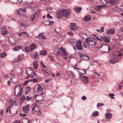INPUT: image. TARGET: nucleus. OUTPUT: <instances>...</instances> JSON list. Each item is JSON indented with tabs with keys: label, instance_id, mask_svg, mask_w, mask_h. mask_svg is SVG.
<instances>
[{
	"label": "nucleus",
	"instance_id": "nucleus-1",
	"mask_svg": "<svg viewBox=\"0 0 123 123\" xmlns=\"http://www.w3.org/2000/svg\"><path fill=\"white\" fill-rule=\"evenodd\" d=\"M71 14V11L69 9H63L58 11L57 13V16L58 18H61L62 17H69Z\"/></svg>",
	"mask_w": 123,
	"mask_h": 123
},
{
	"label": "nucleus",
	"instance_id": "nucleus-2",
	"mask_svg": "<svg viewBox=\"0 0 123 123\" xmlns=\"http://www.w3.org/2000/svg\"><path fill=\"white\" fill-rule=\"evenodd\" d=\"M22 90L23 88L21 86H15L14 90L16 95L17 96H21L22 94Z\"/></svg>",
	"mask_w": 123,
	"mask_h": 123
},
{
	"label": "nucleus",
	"instance_id": "nucleus-3",
	"mask_svg": "<svg viewBox=\"0 0 123 123\" xmlns=\"http://www.w3.org/2000/svg\"><path fill=\"white\" fill-rule=\"evenodd\" d=\"M86 40L88 45H94L97 43V40L94 38H87L86 39Z\"/></svg>",
	"mask_w": 123,
	"mask_h": 123
},
{
	"label": "nucleus",
	"instance_id": "nucleus-4",
	"mask_svg": "<svg viewBox=\"0 0 123 123\" xmlns=\"http://www.w3.org/2000/svg\"><path fill=\"white\" fill-rule=\"evenodd\" d=\"M36 47V45L35 43H32L31 44L29 47H26L25 48V51L28 52L32 51Z\"/></svg>",
	"mask_w": 123,
	"mask_h": 123
},
{
	"label": "nucleus",
	"instance_id": "nucleus-5",
	"mask_svg": "<svg viewBox=\"0 0 123 123\" xmlns=\"http://www.w3.org/2000/svg\"><path fill=\"white\" fill-rule=\"evenodd\" d=\"M43 89L41 86L39 85H37L35 86L34 88V91L36 92H38V93H40V92Z\"/></svg>",
	"mask_w": 123,
	"mask_h": 123
},
{
	"label": "nucleus",
	"instance_id": "nucleus-6",
	"mask_svg": "<svg viewBox=\"0 0 123 123\" xmlns=\"http://www.w3.org/2000/svg\"><path fill=\"white\" fill-rule=\"evenodd\" d=\"M75 46L77 50H81L83 49V47L82 45V42L80 40L77 41Z\"/></svg>",
	"mask_w": 123,
	"mask_h": 123
},
{
	"label": "nucleus",
	"instance_id": "nucleus-7",
	"mask_svg": "<svg viewBox=\"0 0 123 123\" xmlns=\"http://www.w3.org/2000/svg\"><path fill=\"white\" fill-rule=\"evenodd\" d=\"M102 48L103 49V52L104 53H108L111 50L110 47L108 45H104L102 46Z\"/></svg>",
	"mask_w": 123,
	"mask_h": 123
},
{
	"label": "nucleus",
	"instance_id": "nucleus-8",
	"mask_svg": "<svg viewBox=\"0 0 123 123\" xmlns=\"http://www.w3.org/2000/svg\"><path fill=\"white\" fill-rule=\"evenodd\" d=\"M30 105L29 104L23 107V112L25 114H28L29 112V108Z\"/></svg>",
	"mask_w": 123,
	"mask_h": 123
},
{
	"label": "nucleus",
	"instance_id": "nucleus-9",
	"mask_svg": "<svg viewBox=\"0 0 123 123\" xmlns=\"http://www.w3.org/2000/svg\"><path fill=\"white\" fill-rule=\"evenodd\" d=\"M120 0H109V3L112 5L116 6L119 2Z\"/></svg>",
	"mask_w": 123,
	"mask_h": 123
},
{
	"label": "nucleus",
	"instance_id": "nucleus-10",
	"mask_svg": "<svg viewBox=\"0 0 123 123\" xmlns=\"http://www.w3.org/2000/svg\"><path fill=\"white\" fill-rule=\"evenodd\" d=\"M81 79L82 81L85 83H87L89 81V79L88 77L86 76L81 77Z\"/></svg>",
	"mask_w": 123,
	"mask_h": 123
},
{
	"label": "nucleus",
	"instance_id": "nucleus-11",
	"mask_svg": "<svg viewBox=\"0 0 123 123\" xmlns=\"http://www.w3.org/2000/svg\"><path fill=\"white\" fill-rule=\"evenodd\" d=\"M58 49L59 51H60L61 53L64 56L67 55V54L66 52L64 50L63 47L60 48L59 47L58 48Z\"/></svg>",
	"mask_w": 123,
	"mask_h": 123
},
{
	"label": "nucleus",
	"instance_id": "nucleus-12",
	"mask_svg": "<svg viewBox=\"0 0 123 123\" xmlns=\"http://www.w3.org/2000/svg\"><path fill=\"white\" fill-rule=\"evenodd\" d=\"M25 35V37H28V38L29 37V34L24 31H23L21 33H18V35L20 37L22 36V35Z\"/></svg>",
	"mask_w": 123,
	"mask_h": 123
},
{
	"label": "nucleus",
	"instance_id": "nucleus-13",
	"mask_svg": "<svg viewBox=\"0 0 123 123\" xmlns=\"http://www.w3.org/2000/svg\"><path fill=\"white\" fill-rule=\"evenodd\" d=\"M1 32L2 34L3 35H6L8 34L9 33L7 30L4 28H2Z\"/></svg>",
	"mask_w": 123,
	"mask_h": 123
},
{
	"label": "nucleus",
	"instance_id": "nucleus-14",
	"mask_svg": "<svg viewBox=\"0 0 123 123\" xmlns=\"http://www.w3.org/2000/svg\"><path fill=\"white\" fill-rule=\"evenodd\" d=\"M115 30L114 28H111L108 30L107 33L108 34H113L115 32Z\"/></svg>",
	"mask_w": 123,
	"mask_h": 123
},
{
	"label": "nucleus",
	"instance_id": "nucleus-15",
	"mask_svg": "<svg viewBox=\"0 0 123 123\" xmlns=\"http://www.w3.org/2000/svg\"><path fill=\"white\" fill-rule=\"evenodd\" d=\"M102 39L106 43H108L110 41L109 38L105 36H103L102 37Z\"/></svg>",
	"mask_w": 123,
	"mask_h": 123
},
{
	"label": "nucleus",
	"instance_id": "nucleus-16",
	"mask_svg": "<svg viewBox=\"0 0 123 123\" xmlns=\"http://www.w3.org/2000/svg\"><path fill=\"white\" fill-rule=\"evenodd\" d=\"M105 118L107 119H109L111 118L112 117V114L111 113H105Z\"/></svg>",
	"mask_w": 123,
	"mask_h": 123
},
{
	"label": "nucleus",
	"instance_id": "nucleus-17",
	"mask_svg": "<svg viewBox=\"0 0 123 123\" xmlns=\"http://www.w3.org/2000/svg\"><path fill=\"white\" fill-rule=\"evenodd\" d=\"M43 73L44 75L45 76H48L49 75V73L45 69H43Z\"/></svg>",
	"mask_w": 123,
	"mask_h": 123
},
{
	"label": "nucleus",
	"instance_id": "nucleus-18",
	"mask_svg": "<svg viewBox=\"0 0 123 123\" xmlns=\"http://www.w3.org/2000/svg\"><path fill=\"white\" fill-rule=\"evenodd\" d=\"M10 80H12L13 82L14 83H16L17 81V78L14 76H13L12 78H11Z\"/></svg>",
	"mask_w": 123,
	"mask_h": 123
},
{
	"label": "nucleus",
	"instance_id": "nucleus-19",
	"mask_svg": "<svg viewBox=\"0 0 123 123\" xmlns=\"http://www.w3.org/2000/svg\"><path fill=\"white\" fill-rule=\"evenodd\" d=\"M84 18L85 19H84V20H89L91 19V17L89 15H87L84 17Z\"/></svg>",
	"mask_w": 123,
	"mask_h": 123
},
{
	"label": "nucleus",
	"instance_id": "nucleus-20",
	"mask_svg": "<svg viewBox=\"0 0 123 123\" xmlns=\"http://www.w3.org/2000/svg\"><path fill=\"white\" fill-rule=\"evenodd\" d=\"M82 8L81 7H79L75 8L74 9V10L77 12H79L81 10Z\"/></svg>",
	"mask_w": 123,
	"mask_h": 123
},
{
	"label": "nucleus",
	"instance_id": "nucleus-21",
	"mask_svg": "<svg viewBox=\"0 0 123 123\" xmlns=\"http://www.w3.org/2000/svg\"><path fill=\"white\" fill-rule=\"evenodd\" d=\"M34 3L33 2V1L29 2L28 1H26L24 3V5H31L32 4H33Z\"/></svg>",
	"mask_w": 123,
	"mask_h": 123
},
{
	"label": "nucleus",
	"instance_id": "nucleus-22",
	"mask_svg": "<svg viewBox=\"0 0 123 123\" xmlns=\"http://www.w3.org/2000/svg\"><path fill=\"white\" fill-rule=\"evenodd\" d=\"M38 14H37V13H36L35 14H34L33 15H32L31 17V18L32 21H33L35 19V17H36V16H37Z\"/></svg>",
	"mask_w": 123,
	"mask_h": 123
},
{
	"label": "nucleus",
	"instance_id": "nucleus-23",
	"mask_svg": "<svg viewBox=\"0 0 123 123\" xmlns=\"http://www.w3.org/2000/svg\"><path fill=\"white\" fill-rule=\"evenodd\" d=\"M47 52L46 51L43 50L41 51L40 53V55H45L47 54Z\"/></svg>",
	"mask_w": 123,
	"mask_h": 123
},
{
	"label": "nucleus",
	"instance_id": "nucleus-24",
	"mask_svg": "<svg viewBox=\"0 0 123 123\" xmlns=\"http://www.w3.org/2000/svg\"><path fill=\"white\" fill-rule=\"evenodd\" d=\"M21 48L19 46H17L15 47L13 49L15 51H18Z\"/></svg>",
	"mask_w": 123,
	"mask_h": 123
},
{
	"label": "nucleus",
	"instance_id": "nucleus-25",
	"mask_svg": "<svg viewBox=\"0 0 123 123\" xmlns=\"http://www.w3.org/2000/svg\"><path fill=\"white\" fill-rule=\"evenodd\" d=\"M70 28L73 30H76L78 28V27L77 26H70Z\"/></svg>",
	"mask_w": 123,
	"mask_h": 123
},
{
	"label": "nucleus",
	"instance_id": "nucleus-26",
	"mask_svg": "<svg viewBox=\"0 0 123 123\" xmlns=\"http://www.w3.org/2000/svg\"><path fill=\"white\" fill-rule=\"evenodd\" d=\"M104 28L103 27H101L100 30H98V29H97L96 31L97 32H98L100 33H102L104 31Z\"/></svg>",
	"mask_w": 123,
	"mask_h": 123
},
{
	"label": "nucleus",
	"instance_id": "nucleus-27",
	"mask_svg": "<svg viewBox=\"0 0 123 123\" xmlns=\"http://www.w3.org/2000/svg\"><path fill=\"white\" fill-rule=\"evenodd\" d=\"M61 28H56L54 29L55 32L57 33H59L61 31Z\"/></svg>",
	"mask_w": 123,
	"mask_h": 123
},
{
	"label": "nucleus",
	"instance_id": "nucleus-28",
	"mask_svg": "<svg viewBox=\"0 0 123 123\" xmlns=\"http://www.w3.org/2000/svg\"><path fill=\"white\" fill-rule=\"evenodd\" d=\"M43 33H40L38 35V37H42V38L43 39H45L46 38V37H45L44 35H41V34H43Z\"/></svg>",
	"mask_w": 123,
	"mask_h": 123
},
{
	"label": "nucleus",
	"instance_id": "nucleus-29",
	"mask_svg": "<svg viewBox=\"0 0 123 123\" xmlns=\"http://www.w3.org/2000/svg\"><path fill=\"white\" fill-rule=\"evenodd\" d=\"M7 54L5 52H3L0 54V57L1 58H3L5 57L7 55Z\"/></svg>",
	"mask_w": 123,
	"mask_h": 123
},
{
	"label": "nucleus",
	"instance_id": "nucleus-30",
	"mask_svg": "<svg viewBox=\"0 0 123 123\" xmlns=\"http://www.w3.org/2000/svg\"><path fill=\"white\" fill-rule=\"evenodd\" d=\"M46 22L48 23V24H46V25H53L54 23V22L50 21H47Z\"/></svg>",
	"mask_w": 123,
	"mask_h": 123
},
{
	"label": "nucleus",
	"instance_id": "nucleus-31",
	"mask_svg": "<svg viewBox=\"0 0 123 123\" xmlns=\"http://www.w3.org/2000/svg\"><path fill=\"white\" fill-rule=\"evenodd\" d=\"M34 106L35 107V110L36 111L37 113L38 111H40V108L39 106L37 105H35Z\"/></svg>",
	"mask_w": 123,
	"mask_h": 123
},
{
	"label": "nucleus",
	"instance_id": "nucleus-32",
	"mask_svg": "<svg viewBox=\"0 0 123 123\" xmlns=\"http://www.w3.org/2000/svg\"><path fill=\"white\" fill-rule=\"evenodd\" d=\"M31 112L33 114H34L37 113L36 111L35 110V107L34 106L33 107L31 110Z\"/></svg>",
	"mask_w": 123,
	"mask_h": 123
},
{
	"label": "nucleus",
	"instance_id": "nucleus-33",
	"mask_svg": "<svg viewBox=\"0 0 123 123\" xmlns=\"http://www.w3.org/2000/svg\"><path fill=\"white\" fill-rule=\"evenodd\" d=\"M37 63V62H33V66L34 67V68L35 69H37L38 67Z\"/></svg>",
	"mask_w": 123,
	"mask_h": 123
},
{
	"label": "nucleus",
	"instance_id": "nucleus-34",
	"mask_svg": "<svg viewBox=\"0 0 123 123\" xmlns=\"http://www.w3.org/2000/svg\"><path fill=\"white\" fill-rule=\"evenodd\" d=\"M98 114V111H95L92 113V115L94 116H97Z\"/></svg>",
	"mask_w": 123,
	"mask_h": 123
},
{
	"label": "nucleus",
	"instance_id": "nucleus-35",
	"mask_svg": "<svg viewBox=\"0 0 123 123\" xmlns=\"http://www.w3.org/2000/svg\"><path fill=\"white\" fill-rule=\"evenodd\" d=\"M102 6L101 5H99L97 6L96 7L97 8V11H100L101 9Z\"/></svg>",
	"mask_w": 123,
	"mask_h": 123
},
{
	"label": "nucleus",
	"instance_id": "nucleus-36",
	"mask_svg": "<svg viewBox=\"0 0 123 123\" xmlns=\"http://www.w3.org/2000/svg\"><path fill=\"white\" fill-rule=\"evenodd\" d=\"M22 59L21 57L20 56H18L17 58L16 61L17 62H19L20 61H21Z\"/></svg>",
	"mask_w": 123,
	"mask_h": 123
},
{
	"label": "nucleus",
	"instance_id": "nucleus-37",
	"mask_svg": "<svg viewBox=\"0 0 123 123\" xmlns=\"http://www.w3.org/2000/svg\"><path fill=\"white\" fill-rule=\"evenodd\" d=\"M31 80V81L33 82H38V79L37 78V79H30Z\"/></svg>",
	"mask_w": 123,
	"mask_h": 123
},
{
	"label": "nucleus",
	"instance_id": "nucleus-38",
	"mask_svg": "<svg viewBox=\"0 0 123 123\" xmlns=\"http://www.w3.org/2000/svg\"><path fill=\"white\" fill-rule=\"evenodd\" d=\"M86 58H87L88 59H89V57L87 56V55L86 54H85V55H84V56H83V57L82 58V59L85 60L87 59Z\"/></svg>",
	"mask_w": 123,
	"mask_h": 123
},
{
	"label": "nucleus",
	"instance_id": "nucleus-39",
	"mask_svg": "<svg viewBox=\"0 0 123 123\" xmlns=\"http://www.w3.org/2000/svg\"><path fill=\"white\" fill-rule=\"evenodd\" d=\"M48 57H49L50 60L54 62V59L53 56L52 55L48 56Z\"/></svg>",
	"mask_w": 123,
	"mask_h": 123
},
{
	"label": "nucleus",
	"instance_id": "nucleus-40",
	"mask_svg": "<svg viewBox=\"0 0 123 123\" xmlns=\"http://www.w3.org/2000/svg\"><path fill=\"white\" fill-rule=\"evenodd\" d=\"M31 80L30 79L26 81H25L24 83V85H27L28 83L29 82L31 81Z\"/></svg>",
	"mask_w": 123,
	"mask_h": 123
},
{
	"label": "nucleus",
	"instance_id": "nucleus-41",
	"mask_svg": "<svg viewBox=\"0 0 123 123\" xmlns=\"http://www.w3.org/2000/svg\"><path fill=\"white\" fill-rule=\"evenodd\" d=\"M116 56H114L112 58V59L113 60L116 61H117V62H119V60L118 59H117V58H116Z\"/></svg>",
	"mask_w": 123,
	"mask_h": 123
},
{
	"label": "nucleus",
	"instance_id": "nucleus-42",
	"mask_svg": "<svg viewBox=\"0 0 123 123\" xmlns=\"http://www.w3.org/2000/svg\"><path fill=\"white\" fill-rule=\"evenodd\" d=\"M116 61L113 60H112V59H111V60L110 61V62L112 64H115L116 62H117V61Z\"/></svg>",
	"mask_w": 123,
	"mask_h": 123
},
{
	"label": "nucleus",
	"instance_id": "nucleus-43",
	"mask_svg": "<svg viewBox=\"0 0 123 123\" xmlns=\"http://www.w3.org/2000/svg\"><path fill=\"white\" fill-rule=\"evenodd\" d=\"M88 44H87L86 42H84L83 44V46L85 48H86L88 46Z\"/></svg>",
	"mask_w": 123,
	"mask_h": 123
},
{
	"label": "nucleus",
	"instance_id": "nucleus-44",
	"mask_svg": "<svg viewBox=\"0 0 123 123\" xmlns=\"http://www.w3.org/2000/svg\"><path fill=\"white\" fill-rule=\"evenodd\" d=\"M6 112H8L10 113L11 112L10 108L9 107H8L6 110Z\"/></svg>",
	"mask_w": 123,
	"mask_h": 123
},
{
	"label": "nucleus",
	"instance_id": "nucleus-45",
	"mask_svg": "<svg viewBox=\"0 0 123 123\" xmlns=\"http://www.w3.org/2000/svg\"><path fill=\"white\" fill-rule=\"evenodd\" d=\"M104 104L103 103H98L97 105V107L101 106L103 105Z\"/></svg>",
	"mask_w": 123,
	"mask_h": 123
},
{
	"label": "nucleus",
	"instance_id": "nucleus-46",
	"mask_svg": "<svg viewBox=\"0 0 123 123\" xmlns=\"http://www.w3.org/2000/svg\"><path fill=\"white\" fill-rule=\"evenodd\" d=\"M115 96V95L111 93H110L109 96L110 97H111V99H114V98L113 97H112V96Z\"/></svg>",
	"mask_w": 123,
	"mask_h": 123
},
{
	"label": "nucleus",
	"instance_id": "nucleus-47",
	"mask_svg": "<svg viewBox=\"0 0 123 123\" xmlns=\"http://www.w3.org/2000/svg\"><path fill=\"white\" fill-rule=\"evenodd\" d=\"M34 74V75H35L36 74H35V73L34 72V73H30V76H29V77H31V78L33 77V75Z\"/></svg>",
	"mask_w": 123,
	"mask_h": 123
},
{
	"label": "nucleus",
	"instance_id": "nucleus-48",
	"mask_svg": "<svg viewBox=\"0 0 123 123\" xmlns=\"http://www.w3.org/2000/svg\"><path fill=\"white\" fill-rule=\"evenodd\" d=\"M52 8L50 7H47L46 8V10H48V12L49 11H51L52 10Z\"/></svg>",
	"mask_w": 123,
	"mask_h": 123
},
{
	"label": "nucleus",
	"instance_id": "nucleus-49",
	"mask_svg": "<svg viewBox=\"0 0 123 123\" xmlns=\"http://www.w3.org/2000/svg\"><path fill=\"white\" fill-rule=\"evenodd\" d=\"M30 88H31L30 87H27L26 88L25 90L26 93H27V92H28L30 90Z\"/></svg>",
	"mask_w": 123,
	"mask_h": 123
},
{
	"label": "nucleus",
	"instance_id": "nucleus-50",
	"mask_svg": "<svg viewBox=\"0 0 123 123\" xmlns=\"http://www.w3.org/2000/svg\"><path fill=\"white\" fill-rule=\"evenodd\" d=\"M20 25L24 26H25L27 25V24L25 23H21Z\"/></svg>",
	"mask_w": 123,
	"mask_h": 123
},
{
	"label": "nucleus",
	"instance_id": "nucleus-51",
	"mask_svg": "<svg viewBox=\"0 0 123 123\" xmlns=\"http://www.w3.org/2000/svg\"><path fill=\"white\" fill-rule=\"evenodd\" d=\"M32 98V97H30L29 96H27L26 97V100L29 101L30 100H31Z\"/></svg>",
	"mask_w": 123,
	"mask_h": 123
},
{
	"label": "nucleus",
	"instance_id": "nucleus-52",
	"mask_svg": "<svg viewBox=\"0 0 123 123\" xmlns=\"http://www.w3.org/2000/svg\"><path fill=\"white\" fill-rule=\"evenodd\" d=\"M47 18L49 19L50 18H52V17L50 16V14H47Z\"/></svg>",
	"mask_w": 123,
	"mask_h": 123
},
{
	"label": "nucleus",
	"instance_id": "nucleus-53",
	"mask_svg": "<svg viewBox=\"0 0 123 123\" xmlns=\"http://www.w3.org/2000/svg\"><path fill=\"white\" fill-rule=\"evenodd\" d=\"M20 121L19 120H16L13 123H20Z\"/></svg>",
	"mask_w": 123,
	"mask_h": 123
},
{
	"label": "nucleus",
	"instance_id": "nucleus-54",
	"mask_svg": "<svg viewBox=\"0 0 123 123\" xmlns=\"http://www.w3.org/2000/svg\"><path fill=\"white\" fill-rule=\"evenodd\" d=\"M80 57H81L82 58L83 57V56L84 55L82 53H80Z\"/></svg>",
	"mask_w": 123,
	"mask_h": 123
},
{
	"label": "nucleus",
	"instance_id": "nucleus-55",
	"mask_svg": "<svg viewBox=\"0 0 123 123\" xmlns=\"http://www.w3.org/2000/svg\"><path fill=\"white\" fill-rule=\"evenodd\" d=\"M81 99L84 100H85L86 99V97L85 96H83L82 98Z\"/></svg>",
	"mask_w": 123,
	"mask_h": 123
},
{
	"label": "nucleus",
	"instance_id": "nucleus-56",
	"mask_svg": "<svg viewBox=\"0 0 123 123\" xmlns=\"http://www.w3.org/2000/svg\"><path fill=\"white\" fill-rule=\"evenodd\" d=\"M67 33L69 36H72L73 35V33L71 32H68Z\"/></svg>",
	"mask_w": 123,
	"mask_h": 123
},
{
	"label": "nucleus",
	"instance_id": "nucleus-57",
	"mask_svg": "<svg viewBox=\"0 0 123 123\" xmlns=\"http://www.w3.org/2000/svg\"><path fill=\"white\" fill-rule=\"evenodd\" d=\"M20 10L21 11H23L24 13L26 11V9H25L20 8Z\"/></svg>",
	"mask_w": 123,
	"mask_h": 123
},
{
	"label": "nucleus",
	"instance_id": "nucleus-58",
	"mask_svg": "<svg viewBox=\"0 0 123 123\" xmlns=\"http://www.w3.org/2000/svg\"><path fill=\"white\" fill-rule=\"evenodd\" d=\"M31 71H32L30 70H29L28 71H26V73L27 74H28V76H30V74H29V73H30V72Z\"/></svg>",
	"mask_w": 123,
	"mask_h": 123
},
{
	"label": "nucleus",
	"instance_id": "nucleus-59",
	"mask_svg": "<svg viewBox=\"0 0 123 123\" xmlns=\"http://www.w3.org/2000/svg\"><path fill=\"white\" fill-rule=\"evenodd\" d=\"M41 65L43 66V67L45 68H46V67L45 65L44 64L43 62H42V61H41Z\"/></svg>",
	"mask_w": 123,
	"mask_h": 123
},
{
	"label": "nucleus",
	"instance_id": "nucleus-60",
	"mask_svg": "<svg viewBox=\"0 0 123 123\" xmlns=\"http://www.w3.org/2000/svg\"><path fill=\"white\" fill-rule=\"evenodd\" d=\"M118 52V54L117 55L116 54V55H117L118 56H121L123 55L122 53V52H121L120 53H119Z\"/></svg>",
	"mask_w": 123,
	"mask_h": 123
},
{
	"label": "nucleus",
	"instance_id": "nucleus-61",
	"mask_svg": "<svg viewBox=\"0 0 123 123\" xmlns=\"http://www.w3.org/2000/svg\"><path fill=\"white\" fill-rule=\"evenodd\" d=\"M122 87L123 86L122 85H121V84H119V89L120 90H121L122 89Z\"/></svg>",
	"mask_w": 123,
	"mask_h": 123
},
{
	"label": "nucleus",
	"instance_id": "nucleus-62",
	"mask_svg": "<svg viewBox=\"0 0 123 123\" xmlns=\"http://www.w3.org/2000/svg\"><path fill=\"white\" fill-rule=\"evenodd\" d=\"M71 26H76L75 24L74 23H70Z\"/></svg>",
	"mask_w": 123,
	"mask_h": 123
},
{
	"label": "nucleus",
	"instance_id": "nucleus-63",
	"mask_svg": "<svg viewBox=\"0 0 123 123\" xmlns=\"http://www.w3.org/2000/svg\"><path fill=\"white\" fill-rule=\"evenodd\" d=\"M37 53H36L34 55V58H36L37 56Z\"/></svg>",
	"mask_w": 123,
	"mask_h": 123
},
{
	"label": "nucleus",
	"instance_id": "nucleus-64",
	"mask_svg": "<svg viewBox=\"0 0 123 123\" xmlns=\"http://www.w3.org/2000/svg\"><path fill=\"white\" fill-rule=\"evenodd\" d=\"M20 116L23 117H25L26 116V115L25 114H22L21 113L20 114Z\"/></svg>",
	"mask_w": 123,
	"mask_h": 123
}]
</instances>
